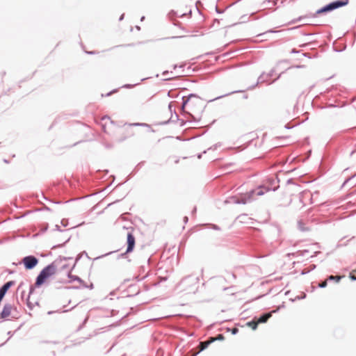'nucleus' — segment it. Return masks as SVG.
<instances>
[{"mask_svg": "<svg viewBox=\"0 0 356 356\" xmlns=\"http://www.w3.org/2000/svg\"><path fill=\"white\" fill-rule=\"evenodd\" d=\"M271 316V313H267L264 315H262L260 318H258L257 323H266L268 318H270Z\"/></svg>", "mask_w": 356, "mask_h": 356, "instance_id": "8", "label": "nucleus"}, {"mask_svg": "<svg viewBox=\"0 0 356 356\" xmlns=\"http://www.w3.org/2000/svg\"><path fill=\"white\" fill-rule=\"evenodd\" d=\"M188 221V217H184V222H186Z\"/></svg>", "mask_w": 356, "mask_h": 356, "instance_id": "22", "label": "nucleus"}, {"mask_svg": "<svg viewBox=\"0 0 356 356\" xmlns=\"http://www.w3.org/2000/svg\"><path fill=\"white\" fill-rule=\"evenodd\" d=\"M69 277L71 278L72 280H77L79 282H81V280L79 277H78L77 276H75V275H69Z\"/></svg>", "mask_w": 356, "mask_h": 356, "instance_id": "13", "label": "nucleus"}, {"mask_svg": "<svg viewBox=\"0 0 356 356\" xmlns=\"http://www.w3.org/2000/svg\"><path fill=\"white\" fill-rule=\"evenodd\" d=\"M348 3V1H334V2H332L330 3H329L328 5L323 7L322 8L319 9L318 11H317V13L318 14H320V13H326V12H329V11H331V10H333L336 8H338L341 6H345Z\"/></svg>", "mask_w": 356, "mask_h": 356, "instance_id": "3", "label": "nucleus"}, {"mask_svg": "<svg viewBox=\"0 0 356 356\" xmlns=\"http://www.w3.org/2000/svg\"><path fill=\"white\" fill-rule=\"evenodd\" d=\"M237 332H238V330H237L236 328H234V329L232 330V333H233V334H236V333H237Z\"/></svg>", "mask_w": 356, "mask_h": 356, "instance_id": "20", "label": "nucleus"}, {"mask_svg": "<svg viewBox=\"0 0 356 356\" xmlns=\"http://www.w3.org/2000/svg\"><path fill=\"white\" fill-rule=\"evenodd\" d=\"M270 188L261 186L256 190L251 191L250 192L243 195L240 199L237 200L235 202L238 204H246L252 201L254 198V195H262L266 192L268 191Z\"/></svg>", "mask_w": 356, "mask_h": 356, "instance_id": "1", "label": "nucleus"}, {"mask_svg": "<svg viewBox=\"0 0 356 356\" xmlns=\"http://www.w3.org/2000/svg\"><path fill=\"white\" fill-rule=\"evenodd\" d=\"M300 19H301V18H298V19L296 20V22L300 21Z\"/></svg>", "mask_w": 356, "mask_h": 356, "instance_id": "26", "label": "nucleus"}, {"mask_svg": "<svg viewBox=\"0 0 356 356\" xmlns=\"http://www.w3.org/2000/svg\"><path fill=\"white\" fill-rule=\"evenodd\" d=\"M221 338H222V336L220 335L219 339H221Z\"/></svg>", "mask_w": 356, "mask_h": 356, "instance_id": "28", "label": "nucleus"}, {"mask_svg": "<svg viewBox=\"0 0 356 356\" xmlns=\"http://www.w3.org/2000/svg\"><path fill=\"white\" fill-rule=\"evenodd\" d=\"M188 100H189V99H187V100H186V101H184V102H183V105H182V108H183V109L184 108V107H185L186 104L188 103Z\"/></svg>", "mask_w": 356, "mask_h": 356, "instance_id": "18", "label": "nucleus"}, {"mask_svg": "<svg viewBox=\"0 0 356 356\" xmlns=\"http://www.w3.org/2000/svg\"><path fill=\"white\" fill-rule=\"evenodd\" d=\"M172 104H173V102H171V103L169 104V108H170V110L172 109Z\"/></svg>", "mask_w": 356, "mask_h": 356, "instance_id": "21", "label": "nucleus"}, {"mask_svg": "<svg viewBox=\"0 0 356 356\" xmlns=\"http://www.w3.org/2000/svg\"><path fill=\"white\" fill-rule=\"evenodd\" d=\"M300 297L302 299H304L306 298V294L305 293H302V295L300 296Z\"/></svg>", "mask_w": 356, "mask_h": 356, "instance_id": "19", "label": "nucleus"}, {"mask_svg": "<svg viewBox=\"0 0 356 356\" xmlns=\"http://www.w3.org/2000/svg\"><path fill=\"white\" fill-rule=\"evenodd\" d=\"M127 243L128 246L127 249V252H130L133 250L135 245V238L131 233H129L127 234Z\"/></svg>", "mask_w": 356, "mask_h": 356, "instance_id": "5", "label": "nucleus"}, {"mask_svg": "<svg viewBox=\"0 0 356 356\" xmlns=\"http://www.w3.org/2000/svg\"><path fill=\"white\" fill-rule=\"evenodd\" d=\"M300 299H302V298H301V297H300V296H296L294 298H291V300L292 302H294V301H296V300H300Z\"/></svg>", "mask_w": 356, "mask_h": 356, "instance_id": "17", "label": "nucleus"}, {"mask_svg": "<svg viewBox=\"0 0 356 356\" xmlns=\"http://www.w3.org/2000/svg\"><path fill=\"white\" fill-rule=\"evenodd\" d=\"M258 323H257V321H252L248 322V323H247V325H248L249 327H251L253 330H256V328H257V327Z\"/></svg>", "mask_w": 356, "mask_h": 356, "instance_id": "10", "label": "nucleus"}, {"mask_svg": "<svg viewBox=\"0 0 356 356\" xmlns=\"http://www.w3.org/2000/svg\"><path fill=\"white\" fill-rule=\"evenodd\" d=\"M22 263L26 269H33L38 264V259L34 256H27L23 258Z\"/></svg>", "mask_w": 356, "mask_h": 356, "instance_id": "4", "label": "nucleus"}, {"mask_svg": "<svg viewBox=\"0 0 356 356\" xmlns=\"http://www.w3.org/2000/svg\"><path fill=\"white\" fill-rule=\"evenodd\" d=\"M144 19H145V17H142L140 20H141V21H143V20H144Z\"/></svg>", "mask_w": 356, "mask_h": 356, "instance_id": "25", "label": "nucleus"}, {"mask_svg": "<svg viewBox=\"0 0 356 356\" xmlns=\"http://www.w3.org/2000/svg\"><path fill=\"white\" fill-rule=\"evenodd\" d=\"M12 307L10 305H6L4 306L3 309L1 312V317L3 318H6L9 317L11 314Z\"/></svg>", "mask_w": 356, "mask_h": 356, "instance_id": "6", "label": "nucleus"}, {"mask_svg": "<svg viewBox=\"0 0 356 356\" xmlns=\"http://www.w3.org/2000/svg\"><path fill=\"white\" fill-rule=\"evenodd\" d=\"M276 70L273 69L269 74H262L258 79V81L263 83L268 81V78L273 75L274 72H275Z\"/></svg>", "mask_w": 356, "mask_h": 356, "instance_id": "7", "label": "nucleus"}, {"mask_svg": "<svg viewBox=\"0 0 356 356\" xmlns=\"http://www.w3.org/2000/svg\"><path fill=\"white\" fill-rule=\"evenodd\" d=\"M56 271V268L54 264H50L45 267L37 277L35 285L37 286L42 285L47 278L54 275Z\"/></svg>", "mask_w": 356, "mask_h": 356, "instance_id": "2", "label": "nucleus"}, {"mask_svg": "<svg viewBox=\"0 0 356 356\" xmlns=\"http://www.w3.org/2000/svg\"><path fill=\"white\" fill-rule=\"evenodd\" d=\"M249 219L250 218L245 214L241 215L238 217V221L242 223H248L247 220H249Z\"/></svg>", "mask_w": 356, "mask_h": 356, "instance_id": "9", "label": "nucleus"}, {"mask_svg": "<svg viewBox=\"0 0 356 356\" xmlns=\"http://www.w3.org/2000/svg\"><path fill=\"white\" fill-rule=\"evenodd\" d=\"M209 343L210 342H201L200 345V350H203L205 348H207V347L208 346Z\"/></svg>", "mask_w": 356, "mask_h": 356, "instance_id": "11", "label": "nucleus"}, {"mask_svg": "<svg viewBox=\"0 0 356 356\" xmlns=\"http://www.w3.org/2000/svg\"><path fill=\"white\" fill-rule=\"evenodd\" d=\"M221 338H222V336L220 335L219 339H221Z\"/></svg>", "mask_w": 356, "mask_h": 356, "instance_id": "27", "label": "nucleus"}, {"mask_svg": "<svg viewBox=\"0 0 356 356\" xmlns=\"http://www.w3.org/2000/svg\"><path fill=\"white\" fill-rule=\"evenodd\" d=\"M341 277H340V276L330 275L328 277V280H336L338 282L341 280Z\"/></svg>", "mask_w": 356, "mask_h": 356, "instance_id": "12", "label": "nucleus"}, {"mask_svg": "<svg viewBox=\"0 0 356 356\" xmlns=\"http://www.w3.org/2000/svg\"><path fill=\"white\" fill-rule=\"evenodd\" d=\"M356 273V270H354L353 272L350 273V278L353 280H356V276L355 275V273Z\"/></svg>", "mask_w": 356, "mask_h": 356, "instance_id": "14", "label": "nucleus"}, {"mask_svg": "<svg viewBox=\"0 0 356 356\" xmlns=\"http://www.w3.org/2000/svg\"><path fill=\"white\" fill-rule=\"evenodd\" d=\"M318 286H319V287H321V288H324V287H325V286H327V281H324V282H323L320 283Z\"/></svg>", "mask_w": 356, "mask_h": 356, "instance_id": "15", "label": "nucleus"}, {"mask_svg": "<svg viewBox=\"0 0 356 356\" xmlns=\"http://www.w3.org/2000/svg\"><path fill=\"white\" fill-rule=\"evenodd\" d=\"M124 87H125V88H130V87H131V86H130V85H125V86H124Z\"/></svg>", "mask_w": 356, "mask_h": 356, "instance_id": "23", "label": "nucleus"}, {"mask_svg": "<svg viewBox=\"0 0 356 356\" xmlns=\"http://www.w3.org/2000/svg\"><path fill=\"white\" fill-rule=\"evenodd\" d=\"M123 17H124V15H122L120 17V20H122Z\"/></svg>", "mask_w": 356, "mask_h": 356, "instance_id": "24", "label": "nucleus"}, {"mask_svg": "<svg viewBox=\"0 0 356 356\" xmlns=\"http://www.w3.org/2000/svg\"><path fill=\"white\" fill-rule=\"evenodd\" d=\"M188 280H192L193 282H196V278H193V277H188V278H185L183 281H182V283H184L186 282Z\"/></svg>", "mask_w": 356, "mask_h": 356, "instance_id": "16", "label": "nucleus"}]
</instances>
